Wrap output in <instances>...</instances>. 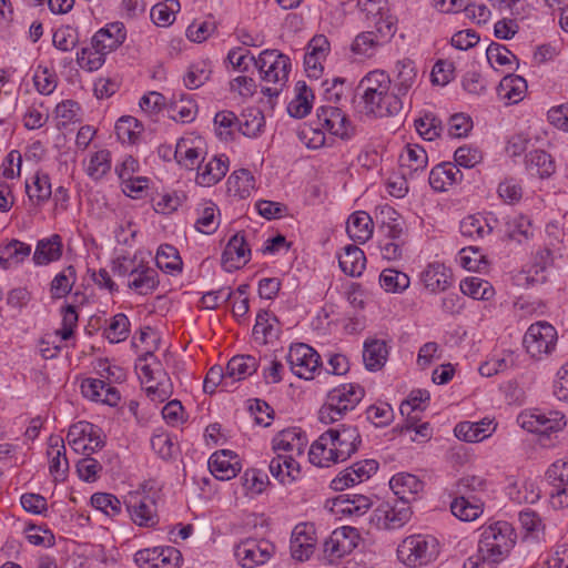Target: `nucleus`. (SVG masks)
Returning <instances> with one entry per match:
<instances>
[{
	"mask_svg": "<svg viewBox=\"0 0 568 568\" xmlns=\"http://www.w3.org/2000/svg\"><path fill=\"white\" fill-rule=\"evenodd\" d=\"M357 91L359 112L366 116L374 119L395 116L403 110L404 101L400 94L392 90V80L384 71L368 72L359 81Z\"/></svg>",
	"mask_w": 568,
	"mask_h": 568,
	"instance_id": "obj_1",
	"label": "nucleus"
},
{
	"mask_svg": "<svg viewBox=\"0 0 568 568\" xmlns=\"http://www.w3.org/2000/svg\"><path fill=\"white\" fill-rule=\"evenodd\" d=\"M362 438L357 427L338 425L323 433L311 446L310 462L318 467L345 462L358 449Z\"/></svg>",
	"mask_w": 568,
	"mask_h": 568,
	"instance_id": "obj_2",
	"label": "nucleus"
},
{
	"mask_svg": "<svg viewBox=\"0 0 568 568\" xmlns=\"http://www.w3.org/2000/svg\"><path fill=\"white\" fill-rule=\"evenodd\" d=\"M517 535L508 521H496L483 527L475 557H470L466 564L473 568L479 564L496 565L503 561L515 546Z\"/></svg>",
	"mask_w": 568,
	"mask_h": 568,
	"instance_id": "obj_3",
	"label": "nucleus"
},
{
	"mask_svg": "<svg viewBox=\"0 0 568 568\" xmlns=\"http://www.w3.org/2000/svg\"><path fill=\"white\" fill-rule=\"evenodd\" d=\"M153 359V353L145 349L139 355L134 368L146 396L152 402L163 403L173 394V383Z\"/></svg>",
	"mask_w": 568,
	"mask_h": 568,
	"instance_id": "obj_4",
	"label": "nucleus"
},
{
	"mask_svg": "<svg viewBox=\"0 0 568 568\" xmlns=\"http://www.w3.org/2000/svg\"><path fill=\"white\" fill-rule=\"evenodd\" d=\"M250 61L258 69L261 79L272 83L273 87H264L262 92L270 98H276L288 80L291 60L277 50H264L257 58L251 57Z\"/></svg>",
	"mask_w": 568,
	"mask_h": 568,
	"instance_id": "obj_5",
	"label": "nucleus"
},
{
	"mask_svg": "<svg viewBox=\"0 0 568 568\" xmlns=\"http://www.w3.org/2000/svg\"><path fill=\"white\" fill-rule=\"evenodd\" d=\"M365 395L364 388L358 384H342L328 392L326 400L318 412L323 424L339 420L347 412L353 410Z\"/></svg>",
	"mask_w": 568,
	"mask_h": 568,
	"instance_id": "obj_6",
	"label": "nucleus"
},
{
	"mask_svg": "<svg viewBox=\"0 0 568 568\" xmlns=\"http://www.w3.org/2000/svg\"><path fill=\"white\" fill-rule=\"evenodd\" d=\"M159 490L146 484L141 489L130 491L124 499L131 520L140 526L151 528L158 525Z\"/></svg>",
	"mask_w": 568,
	"mask_h": 568,
	"instance_id": "obj_7",
	"label": "nucleus"
},
{
	"mask_svg": "<svg viewBox=\"0 0 568 568\" xmlns=\"http://www.w3.org/2000/svg\"><path fill=\"white\" fill-rule=\"evenodd\" d=\"M439 555V542L432 535H412L397 547L398 559L408 567H422L434 561Z\"/></svg>",
	"mask_w": 568,
	"mask_h": 568,
	"instance_id": "obj_8",
	"label": "nucleus"
},
{
	"mask_svg": "<svg viewBox=\"0 0 568 568\" xmlns=\"http://www.w3.org/2000/svg\"><path fill=\"white\" fill-rule=\"evenodd\" d=\"M557 339L556 328L548 322L541 321L528 327L523 344L530 357L542 359L556 349Z\"/></svg>",
	"mask_w": 568,
	"mask_h": 568,
	"instance_id": "obj_9",
	"label": "nucleus"
},
{
	"mask_svg": "<svg viewBox=\"0 0 568 568\" xmlns=\"http://www.w3.org/2000/svg\"><path fill=\"white\" fill-rule=\"evenodd\" d=\"M521 427L530 433L549 436L566 426L564 414L557 410L534 409L518 416Z\"/></svg>",
	"mask_w": 568,
	"mask_h": 568,
	"instance_id": "obj_10",
	"label": "nucleus"
},
{
	"mask_svg": "<svg viewBox=\"0 0 568 568\" xmlns=\"http://www.w3.org/2000/svg\"><path fill=\"white\" fill-rule=\"evenodd\" d=\"M317 124L332 135L348 141L356 135V128L348 116L337 106L327 104L317 109Z\"/></svg>",
	"mask_w": 568,
	"mask_h": 568,
	"instance_id": "obj_11",
	"label": "nucleus"
},
{
	"mask_svg": "<svg viewBox=\"0 0 568 568\" xmlns=\"http://www.w3.org/2000/svg\"><path fill=\"white\" fill-rule=\"evenodd\" d=\"M287 362L294 375L304 379H313L321 368V356L311 346L298 343L292 345L287 353Z\"/></svg>",
	"mask_w": 568,
	"mask_h": 568,
	"instance_id": "obj_12",
	"label": "nucleus"
},
{
	"mask_svg": "<svg viewBox=\"0 0 568 568\" xmlns=\"http://www.w3.org/2000/svg\"><path fill=\"white\" fill-rule=\"evenodd\" d=\"M412 517V510L405 501L394 504L384 501L373 511L372 523L379 529L395 530L402 528Z\"/></svg>",
	"mask_w": 568,
	"mask_h": 568,
	"instance_id": "obj_13",
	"label": "nucleus"
},
{
	"mask_svg": "<svg viewBox=\"0 0 568 568\" xmlns=\"http://www.w3.org/2000/svg\"><path fill=\"white\" fill-rule=\"evenodd\" d=\"M274 545L266 539H245L234 550V555L243 568H255L266 564L274 555Z\"/></svg>",
	"mask_w": 568,
	"mask_h": 568,
	"instance_id": "obj_14",
	"label": "nucleus"
},
{
	"mask_svg": "<svg viewBox=\"0 0 568 568\" xmlns=\"http://www.w3.org/2000/svg\"><path fill=\"white\" fill-rule=\"evenodd\" d=\"M359 539L356 528L343 526L335 529L324 541L323 552L329 562H334L351 554L357 547Z\"/></svg>",
	"mask_w": 568,
	"mask_h": 568,
	"instance_id": "obj_15",
	"label": "nucleus"
},
{
	"mask_svg": "<svg viewBox=\"0 0 568 568\" xmlns=\"http://www.w3.org/2000/svg\"><path fill=\"white\" fill-rule=\"evenodd\" d=\"M377 470L378 463L375 459L356 462L352 466L342 470L331 481V488L334 490H344L345 488L369 479Z\"/></svg>",
	"mask_w": 568,
	"mask_h": 568,
	"instance_id": "obj_16",
	"label": "nucleus"
},
{
	"mask_svg": "<svg viewBox=\"0 0 568 568\" xmlns=\"http://www.w3.org/2000/svg\"><path fill=\"white\" fill-rule=\"evenodd\" d=\"M317 542L316 530L313 524L301 523L296 525L291 536V555L298 561L310 559Z\"/></svg>",
	"mask_w": 568,
	"mask_h": 568,
	"instance_id": "obj_17",
	"label": "nucleus"
},
{
	"mask_svg": "<svg viewBox=\"0 0 568 568\" xmlns=\"http://www.w3.org/2000/svg\"><path fill=\"white\" fill-rule=\"evenodd\" d=\"M205 155V143L201 136L180 138V169L194 174L197 166L204 162Z\"/></svg>",
	"mask_w": 568,
	"mask_h": 568,
	"instance_id": "obj_18",
	"label": "nucleus"
},
{
	"mask_svg": "<svg viewBox=\"0 0 568 568\" xmlns=\"http://www.w3.org/2000/svg\"><path fill=\"white\" fill-rule=\"evenodd\" d=\"M229 158L224 154L214 155L207 162L201 163L194 172V181L200 186H213L227 173Z\"/></svg>",
	"mask_w": 568,
	"mask_h": 568,
	"instance_id": "obj_19",
	"label": "nucleus"
},
{
	"mask_svg": "<svg viewBox=\"0 0 568 568\" xmlns=\"http://www.w3.org/2000/svg\"><path fill=\"white\" fill-rule=\"evenodd\" d=\"M307 440L301 430L287 428L280 432L272 440V448L278 455L296 458L304 454Z\"/></svg>",
	"mask_w": 568,
	"mask_h": 568,
	"instance_id": "obj_20",
	"label": "nucleus"
},
{
	"mask_svg": "<svg viewBox=\"0 0 568 568\" xmlns=\"http://www.w3.org/2000/svg\"><path fill=\"white\" fill-rule=\"evenodd\" d=\"M209 469L216 479L230 480L241 470L240 458L233 450H217L209 458Z\"/></svg>",
	"mask_w": 568,
	"mask_h": 568,
	"instance_id": "obj_21",
	"label": "nucleus"
},
{
	"mask_svg": "<svg viewBox=\"0 0 568 568\" xmlns=\"http://www.w3.org/2000/svg\"><path fill=\"white\" fill-rule=\"evenodd\" d=\"M420 281L427 291L437 294L453 285V273L445 264L434 262L420 273Z\"/></svg>",
	"mask_w": 568,
	"mask_h": 568,
	"instance_id": "obj_22",
	"label": "nucleus"
},
{
	"mask_svg": "<svg viewBox=\"0 0 568 568\" xmlns=\"http://www.w3.org/2000/svg\"><path fill=\"white\" fill-rule=\"evenodd\" d=\"M251 250L247 247L244 235L234 234L227 242L223 254L222 265L225 271L232 272L240 268L248 262Z\"/></svg>",
	"mask_w": 568,
	"mask_h": 568,
	"instance_id": "obj_23",
	"label": "nucleus"
},
{
	"mask_svg": "<svg viewBox=\"0 0 568 568\" xmlns=\"http://www.w3.org/2000/svg\"><path fill=\"white\" fill-rule=\"evenodd\" d=\"M329 52V42L323 34L315 36L307 45L304 55L305 70L308 77L318 78L323 71V61Z\"/></svg>",
	"mask_w": 568,
	"mask_h": 568,
	"instance_id": "obj_24",
	"label": "nucleus"
},
{
	"mask_svg": "<svg viewBox=\"0 0 568 568\" xmlns=\"http://www.w3.org/2000/svg\"><path fill=\"white\" fill-rule=\"evenodd\" d=\"M372 500L365 495H342L333 499L332 511L343 517H361L367 513Z\"/></svg>",
	"mask_w": 568,
	"mask_h": 568,
	"instance_id": "obj_25",
	"label": "nucleus"
},
{
	"mask_svg": "<svg viewBox=\"0 0 568 568\" xmlns=\"http://www.w3.org/2000/svg\"><path fill=\"white\" fill-rule=\"evenodd\" d=\"M496 430L493 419L484 418L480 422H460L454 428L455 436L464 442H481Z\"/></svg>",
	"mask_w": 568,
	"mask_h": 568,
	"instance_id": "obj_26",
	"label": "nucleus"
},
{
	"mask_svg": "<svg viewBox=\"0 0 568 568\" xmlns=\"http://www.w3.org/2000/svg\"><path fill=\"white\" fill-rule=\"evenodd\" d=\"M389 486L398 497V501H405L406 505L414 500L423 491L424 483L415 475L409 473H399L389 480Z\"/></svg>",
	"mask_w": 568,
	"mask_h": 568,
	"instance_id": "obj_27",
	"label": "nucleus"
},
{
	"mask_svg": "<svg viewBox=\"0 0 568 568\" xmlns=\"http://www.w3.org/2000/svg\"><path fill=\"white\" fill-rule=\"evenodd\" d=\"M462 180V171L452 162L437 164L429 173V184L438 192L447 191L449 186L459 183Z\"/></svg>",
	"mask_w": 568,
	"mask_h": 568,
	"instance_id": "obj_28",
	"label": "nucleus"
},
{
	"mask_svg": "<svg viewBox=\"0 0 568 568\" xmlns=\"http://www.w3.org/2000/svg\"><path fill=\"white\" fill-rule=\"evenodd\" d=\"M126 38L123 22L115 21L100 29L92 38V44L101 50L112 51L120 47Z\"/></svg>",
	"mask_w": 568,
	"mask_h": 568,
	"instance_id": "obj_29",
	"label": "nucleus"
},
{
	"mask_svg": "<svg viewBox=\"0 0 568 568\" xmlns=\"http://www.w3.org/2000/svg\"><path fill=\"white\" fill-rule=\"evenodd\" d=\"M270 473L283 485H290L301 476V467L291 456L276 455L268 465Z\"/></svg>",
	"mask_w": 568,
	"mask_h": 568,
	"instance_id": "obj_30",
	"label": "nucleus"
},
{
	"mask_svg": "<svg viewBox=\"0 0 568 568\" xmlns=\"http://www.w3.org/2000/svg\"><path fill=\"white\" fill-rule=\"evenodd\" d=\"M159 284L158 273L154 268L138 263L135 270H133L132 277L128 280V287L140 295H148L153 293Z\"/></svg>",
	"mask_w": 568,
	"mask_h": 568,
	"instance_id": "obj_31",
	"label": "nucleus"
},
{
	"mask_svg": "<svg viewBox=\"0 0 568 568\" xmlns=\"http://www.w3.org/2000/svg\"><path fill=\"white\" fill-rule=\"evenodd\" d=\"M258 368V362L251 355H237L232 357L226 365V378L232 387L254 374Z\"/></svg>",
	"mask_w": 568,
	"mask_h": 568,
	"instance_id": "obj_32",
	"label": "nucleus"
},
{
	"mask_svg": "<svg viewBox=\"0 0 568 568\" xmlns=\"http://www.w3.org/2000/svg\"><path fill=\"white\" fill-rule=\"evenodd\" d=\"M417 81V69L410 59L397 61L394 75V91L403 99Z\"/></svg>",
	"mask_w": 568,
	"mask_h": 568,
	"instance_id": "obj_33",
	"label": "nucleus"
},
{
	"mask_svg": "<svg viewBox=\"0 0 568 568\" xmlns=\"http://www.w3.org/2000/svg\"><path fill=\"white\" fill-rule=\"evenodd\" d=\"M374 224L372 217L364 211L349 215L346 225L348 236L358 243H365L373 235Z\"/></svg>",
	"mask_w": 568,
	"mask_h": 568,
	"instance_id": "obj_34",
	"label": "nucleus"
},
{
	"mask_svg": "<svg viewBox=\"0 0 568 568\" xmlns=\"http://www.w3.org/2000/svg\"><path fill=\"white\" fill-rule=\"evenodd\" d=\"M255 189V178L247 169L234 171L226 181V190L230 196L246 199Z\"/></svg>",
	"mask_w": 568,
	"mask_h": 568,
	"instance_id": "obj_35",
	"label": "nucleus"
},
{
	"mask_svg": "<svg viewBox=\"0 0 568 568\" xmlns=\"http://www.w3.org/2000/svg\"><path fill=\"white\" fill-rule=\"evenodd\" d=\"M388 347L384 341H366L363 349L365 367L371 372L379 371L387 362Z\"/></svg>",
	"mask_w": 568,
	"mask_h": 568,
	"instance_id": "obj_36",
	"label": "nucleus"
},
{
	"mask_svg": "<svg viewBox=\"0 0 568 568\" xmlns=\"http://www.w3.org/2000/svg\"><path fill=\"white\" fill-rule=\"evenodd\" d=\"M338 264L341 270L349 276H361L366 266V257L364 252L355 246L347 245L344 253L338 256Z\"/></svg>",
	"mask_w": 568,
	"mask_h": 568,
	"instance_id": "obj_37",
	"label": "nucleus"
},
{
	"mask_svg": "<svg viewBox=\"0 0 568 568\" xmlns=\"http://www.w3.org/2000/svg\"><path fill=\"white\" fill-rule=\"evenodd\" d=\"M526 170L540 179L549 178L555 172V163L547 152L532 150L525 156Z\"/></svg>",
	"mask_w": 568,
	"mask_h": 568,
	"instance_id": "obj_38",
	"label": "nucleus"
},
{
	"mask_svg": "<svg viewBox=\"0 0 568 568\" xmlns=\"http://www.w3.org/2000/svg\"><path fill=\"white\" fill-rule=\"evenodd\" d=\"M62 255V241L58 234L38 242L33 261L37 265H45L57 261Z\"/></svg>",
	"mask_w": 568,
	"mask_h": 568,
	"instance_id": "obj_39",
	"label": "nucleus"
},
{
	"mask_svg": "<svg viewBox=\"0 0 568 568\" xmlns=\"http://www.w3.org/2000/svg\"><path fill=\"white\" fill-rule=\"evenodd\" d=\"M556 255H560L559 247L547 245L539 250L535 255L534 264L529 271V273L534 272V275L527 276V281H530L532 284L544 283L546 281L544 273L554 264Z\"/></svg>",
	"mask_w": 568,
	"mask_h": 568,
	"instance_id": "obj_40",
	"label": "nucleus"
},
{
	"mask_svg": "<svg viewBox=\"0 0 568 568\" xmlns=\"http://www.w3.org/2000/svg\"><path fill=\"white\" fill-rule=\"evenodd\" d=\"M31 253V246L19 241L11 240L3 247H0V265L8 270L24 261Z\"/></svg>",
	"mask_w": 568,
	"mask_h": 568,
	"instance_id": "obj_41",
	"label": "nucleus"
},
{
	"mask_svg": "<svg viewBox=\"0 0 568 568\" xmlns=\"http://www.w3.org/2000/svg\"><path fill=\"white\" fill-rule=\"evenodd\" d=\"M527 89L526 80L519 75L504 77L498 85V95L509 104L523 100Z\"/></svg>",
	"mask_w": 568,
	"mask_h": 568,
	"instance_id": "obj_42",
	"label": "nucleus"
},
{
	"mask_svg": "<svg viewBox=\"0 0 568 568\" xmlns=\"http://www.w3.org/2000/svg\"><path fill=\"white\" fill-rule=\"evenodd\" d=\"M296 97L287 105V112L291 116L301 119L310 113L314 94L305 82L296 83Z\"/></svg>",
	"mask_w": 568,
	"mask_h": 568,
	"instance_id": "obj_43",
	"label": "nucleus"
},
{
	"mask_svg": "<svg viewBox=\"0 0 568 568\" xmlns=\"http://www.w3.org/2000/svg\"><path fill=\"white\" fill-rule=\"evenodd\" d=\"M400 166L410 172L423 171L428 163L425 149L419 144H407L399 156Z\"/></svg>",
	"mask_w": 568,
	"mask_h": 568,
	"instance_id": "obj_44",
	"label": "nucleus"
},
{
	"mask_svg": "<svg viewBox=\"0 0 568 568\" xmlns=\"http://www.w3.org/2000/svg\"><path fill=\"white\" fill-rule=\"evenodd\" d=\"M459 288L464 295L474 300L488 301L495 295V290L488 281L475 276L463 280Z\"/></svg>",
	"mask_w": 568,
	"mask_h": 568,
	"instance_id": "obj_45",
	"label": "nucleus"
},
{
	"mask_svg": "<svg viewBox=\"0 0 568 568\" xmlns=\"http://www.w3.org/2000/svg\"><path fill=\"white\" fill-rule=\"evenodd\" d=\"M459 229L463 236L473 240L484 239L493 231V226L479 214L466 216L460 222Z\"/></svg>",
	"mask_w": 568,
	"mask_h": 568,
	"instance_id": "obj_46",
	"label": "nucleus"
},
{
	"mask_svg": "<svg viewBox=\"0 0 568 568\" xmlns=\"http://www.w3.org/2000/svg\"><path fill=\"white\" fill-rule=\"evenodd\" d=\"M214 130L220 140L231 141L239 131V118L232 111H220L214 116Z\"/></svg>",
	"mask_w": 568,
	"mask_h": 568,
	"instance_id": "obj_47",
	"label": "nucleus"
},
{
	"mask_svg": "<svg viewBox=\"0 0 568 568\" xmlns=\"http://www.w3.org/2000/svg\"><path fill=\"white\" fill-rule=\"evenodd\" d=\"M175 436L163 428H158L151 438L153 452L163 460H173L175 454Z\"/></svg>",
	"mask_w": 568,
	"mask_h": 568,
	"instance_id": "obj_48",
	"label": "nucleus"
},
{
	"mask_svg": "<svg viewBox=\"0 0 568 568\" xmlns=\"http://www.w3.org/2000/svg\"><path fill=\"white\" fill-rule=\"evenodd\" d=\"M142 132V123L133 116H121L115 123V134L122 143L135 144Z\"/></svg>",
	"mask_w": 568,
	"mask_h": 568,
	"instance_id": "obj_49",
	"label": "nucleus"
},
{
	"mask_svg": "<svg viewBox=\"0 0 568 568\" xmlns=\"http://www.w3.org/2000/svg\"><path fill=\"white\" fill-rule=\"evenodd\" d=\"M264 125L265 119L258 109H247L239 119V131L247 138H256Z\"/></svg>",
	"mask_w": 568,
	"mask_h": 568,
	"instance_id": "obj_50",
	"label": "nucleus"
},
{
	"mask_svg": "<svg viewBox=\"0 0 568 568\" xmlns=\"http://www.w3.org/2000/svg\"><path fill=\"white\" fill-rule=\"evenodd\" d=\"M217 207L212 201L204 202L197 209L199 217L195 221V229L203 234H213L219 225L220 221L216 216Z\"/></svg>",
	"mask_w": 568,
	"mask_h": 568,
	"instance_id": "obj_51",
	"label": "nucleus"
},
{
	"mask_svg": "<svg viewBox=\"0 0 568 568\" xmlns=\"http://www.w3.org/2000/svg\"><path fill=\"white\" fill-rule=\"evenodd\" d=\"M77 280V272L72 265L65 267L62 272L57 274L51 282L50 292L52 298H62L67 296L74 285Z\"/></svg>",
	"mask_w": 568,
	"mask_h": 568,
	"instance_id": "obj_52",
	"label": "nucleus"
},
{
	"mask_svg": "<svg viewBox=\"0 0 568 568\" xmlns=\"http://www.w3.org/2000/svg\"><path fill=\"white\" fill-rule=\"evenodd\" d=\"M379 284L387 293H402L408 288L410 280L403 272L386 268L379 275Z\"/></svg>",
	"mask_w": 568,
	"mask_h": 568,
	"instance_id": "obj_53",
	"label": "nucleus"
},
{
	"mask_svg": "<svg viewBox=\"0 0 568 568\" xmlns=\"http://www.w3.org/2000/svg\"><path fill=\"white\" fill-rule=\"evenodd\" d=\"M140 108L149 113V114H163L168 118L175 120V116L171 114V110H173V104L171 103V106H166V99L163 94L159 92H149L148 94H144L140 100Z\"/></svg>",
	"mask_w": 568,
	"mask_h": 568,
	"instance_id": "obj_54",
	"label": "nucleus"
},
{
	"mask_svg": "<svg viewBox=\"0 0 568 568\" xmlns=\"http://www.w3.org/2000/svg\"><path fill=\"white\" fill-rule=\"evenodd\" d=\"M450 510L455 517L463 521H473L483 513L481 505L471 503L464 495L452 501Z\"/></svg>",
	"mask_w": 568,
	"mask_h": 568,
	"instance_id": "obj_55",
	"label": "nucleus"
},
{
	"mask_svg": "<svg viewBox=\"0 0 568 568\" xmlns=\"http://www.w3.org/2000/svg\"><path fill=\"white\" fill-rule=\"evenodd\" d=\"M108 52V50H101V48H95L91 43L90 48H82L77 53V62L82 69L95 71L103 65L105 61L104 57Z\"/></svg>",
	"mask_w": 568,
	"mask_h": 568,
	"instance_id": "obj_56",
	"label": "nucleus"
},
{
	"mask_svg": "<svg viewBox=\"0 0 568 568\" xmlns=\"http://www.w3.org/2000/svg\"><path fill=\"white\" fill-rule=\"evenodd\" d=\"M515 365L514 353L507 352L501 355L491 357L483 363L478 371L481 376L490 377L496 374L503 373Z\"/></svg>",
	"mask_w": 568,
	"mask_h": 568,
	"instance_id": "obj_57",
	"label": "nucleus"
},
{
	"mask_svg": "<svg viewBox=\"0 0 568 568\" xmlns=\"http://www.w3.org/2000/svg\"><path fill=\"white\" fill-rule=\"evenodd\" d=\"M95 426L88 422L73 424L68 432L67 440L73 450H85L84 442L88 436L94 435Z\"/></svg>",
	"mask_w": 568,
	"mask_h": 568,
	"instance_id": "obj_58",
	"label": "nucleus"
},
{
	"mask_svg": "<svg viewBox=\"0 0 568 568\" xmlns=\"http://www.w3.org/2000/svg\"><path fill=\"white\" fill-rule=\"evenodd\" d=\"M111 170V153L108 150H100L92 154L87 174L93 180H101Z\"/></svg>",
	"mask_w": 568,
	"mask_h": 568,
	"instance_id": "obj_59",
	"label": "nucleus"
},
{
	"mask_svg": "<svg viewBox=\"0 0 568 568\" xmlns=\"http://www.w3.org/2000/svg\"><path fill=\"white\" fill-rule=\"evenodd\" d=\"M382 43L374 31H365L356 36L351 49L355 54L372 57Z\"/></svg>",
	"mask_w": 568,
	"mask_h": 568,
	"instance_id": "obj_60",
	"label": "nucleus"
},
{
	"mask_svg": "<svg viewBox=\"0 0 568 568\" xmlns=\"http://www.w3.org/2000/svg\"><path fill=\"white\" fill-rule=\"evenodd\" d=\"M383 6L376 8V12L373 14L377 17L375 21V34L384 43L390 39L396 32V19L395 17L387 14L383 11Z\"/></svg>",
	"mask_w": 568,
	"mask_h": 568,
	"instance_id": "obj_61",
	"label": "nucleus"
},
{
	"mask_svg": "<svg viewBox=\"0 0 568 568\" xmlns=\"http://www.w3.org/2000/svg\"><path fill=\"white\" fill-rule=\"evenodd\" d=\"M210 75L211 68L209 63L204 61L194 63L183 78L184 85L190 90L197 89L210 79Z\"/></svg>",
	"mask_w": 568,
	"mask_h": 568,
	"instance_id": "obj_62",
	"label": "nucleus"
},
{
	"mask_svg": "<svg viewBox=\"0 0 568 568\" xmlns=\"http://www.w3.org/2000/svg\"><path fill=\"white\" fill-rule=\"evenodd\" d=\"M130 322L129 318L120 313L111 318L110 325L105 328L104 335L111 343H120L128 338Z\"/></svg>",
	"mask_w": 568,
	"mask_h": 568,
	"instance_id": "obj_63",
	"label": "nucleus"
},
{
	"mask_svg": "<svg viewBox=\"0 0 568 568\" xmlns=\"http://www.w3.org/2000/svg\"><path fill=\"white\" fill-rule=\"evenodd\" d=\"M415 126L418 134L426 141L435 140L442 131V122L432 113H425L415 120Z\"/></svg>",
	"mask_w": 568,
	"mask_h": 568,
	"instance_id": "obj_64",
	"label": "nucleus"
}]
</instances>
